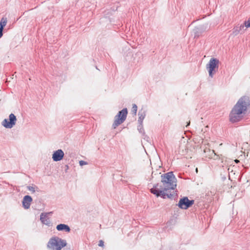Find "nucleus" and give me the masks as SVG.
I'll list each match as a JSON object with an SVG mask.
<instances>
[{"mask_svg":"<svg viewBox=\"0 0 250 250\" xmlns=\"http://www.w3.org/2000/svg\"><path fill=\"white\" fill-rule=\"evenodd\" d=\"M245 26L247 28L250 27V18H249L248 21L245 22Z\"/></svg>","mask_w":250,"mask_h":250,"instance_id":"a211bd4d","label":"nucleus"},{"mask_svg":"<svg viewBox=\"0 0 250 250\" xmlns=\"http://www.w3.org/2000/svg\"><path fill=\"white\" fill-rule=\"evenodd\" d=\"M67 243L65 240L62 239L59 237H51L47 243V247L51 250H61L65 247Z\"/></svg>","mask_w":250,"mask_h":250,"instance_id":"7ed1b4c3","label":"nucleus"},{"mask_svg":"<svg viewBox=\"0 0 250 250\" xmlns=\"http://www.w3.org/2000/svg\"><path fill=\"white\" fill-rule=\"evenodd\" d=\"M250 106L249 97L244 96L241 97L231 109L229 115V121L232 123L241 121L246 114Z\"/></svg>","mask_w":250,"mask_h":250,"instance_id":"f03ea898","label":"nucleus"},{"mask_svg":"<svg viewBox=\"0 0 250 250\" xmlns=\"http://www.w3.org/2000/svg\"><path fill=\"white\" fill-rule=\"evenodd\" d=\"M193 200H189L187 197H184L180 199L178 206L181 209H186L192 206L194 204Z\"/></svg>","mask_w":250,"mask_h":250,"instance_id":"0eeeda50","label":"nucleus"},{"mask_svg":"<svg viewBox=\"0 0 250 250\" xmlns=\"http://www.w3.org/2000/svg\"><path fill=\"white\" fill-rule=\"evenodd\" d=\"M137 111V106L136 105V104H133L132 109H131V112H132V113L134 115H136Z\"/></svg>","mask_w":250,"mask_h":250,"instance_id":"dca6fc26","label":"nucleus"},{"mask_svg":"<svg viewBox=\"0 0 250 250\" xmlns=\"http://www.w3.org/2000/svg\"><path fill=\"white\" fill-rule=\"evenodd\" d=\"M56 229L58 231H64L66 232H69L70 231V227L66 224H60L57 226Z\"/></svg>","mask_w":250,"mask_h":250,"instance_id":"f8f14e48","label":"nucleus"},{"mask_svg":"<svg viewBox=\"0 0 250 250\" xmlns=\"http://www.w3.org/2000/svg\"><path fill=\"white\" fill-rule=\"evenodd\" d=\"M32 200V198L29 195L24 196L22 201V206L24 208L28 209L30 207Z\"/></svg>","mask_w":250,"mask_h":250,"instance_id":"9d476101","label":"nucleus"},{"mask_svg":"<svg viewBox=\"0 0 250 250\" xmlns=\"http://www.w3.org/2000/svg\"><path fill=\"white\" fill-rule=\"evenodd\" d=\"M64 154L62 150L60 149L54 151L52 154V159L54 162H58L62 160Z\"/></svg>","mask_w":250,"mask_h":250,"instance_id":"1a4fd4ad","label":"nucleus"},{"mask_svg":"<svg viewBox=\"0 0 250 250\" xmlns=\"http://www.w3.org/2000/svg\"><path fill=\"white\" fill-rule=\"evenodd\" d=\"M208 28V26L201 25L195 27L192 30V34L194 38H198L205 32Z\"/></svg>","mask_w":250,"mask_h":250,"instance_id":"6e6552de","label":"nucleus"},{"mask_svg":"<svg viewBox=\"0 0 250 250\" xmlns=\"http://www.w3.org/2000/svg\"><path fill=\"white\" fill-rule=\"evenodd\" d=\"M7 23L6 18H2L0 21V28L4 29V27Z\"/></svg>","mask_w":250,"mask_h":250,"instance_id":"2eb2a0df","label":"nucleus"},{"mask_svg":"<svg viewBox=\"0 0 250 250\" xmlns=\"http://www.w3.org/2000/svg\"><path fill=\"white\" fill-rule=\"evenodd\" d=\"M244 27V25H241L240 26H236L232 30V34L234 36L237 35L241 31L242 29Z\"/></svg>","mask_w":250,"mask_h":250,"instance_id":"4468645a","label":"nucleus"},{"mask_svg":"<svg viewBox=\"0 0 250 250\" xmlns=\"http://www.w3.org/2000/svg\"><path fill=\"white\" fill-rule=\"evenodd\" d=\"M17 117L13 113L9 116V119H5L1 123V125L6 128H12L16 123Z\"/></svg>","mask_w":250,"mask_h":250,"instance_id":"423d86ee","label":"nucleus"},{"mask_svg":"<svg viewBox=\"0 0 250 250\" xmlns=\"http://www.w3.org/2000/svg\"><path fill=\"white\" fill-rule=\"evenodd\" d=\"M79 164H80V165L81 166H83V165H85L87 164V162L84 161H83V160H81L79 162Z\"/></svg>","mask_w":250,"mask_h":250,"instance_id":"aec40b11","label":"nucleus"},{"mask_svg":"<svg viewBox=\"0 0 250 250\" xmlns=\"http://www.w3.org/2000/svg\"><path fill=\"white\" fill-rule=\"evenodd\" d=\"M219 61L214 58H211L208 63L207 65V69L208 70L209 77L212 78L213 75L216 73L219 67Z\"/></svg>","mask_w":250,"mask_h":250,"instance_id":"39448f33","label":"nucleus"},{"mask_svg":"<svg viewBox=\"0 0 250 250\" xmlns=\"http://www.w3.org/2000/svg\"><path fill=\"white\" fill-rule=\"evenodd\" d=\"M51 212L48 213H42L40 215V220L42 223L44 225H46L48 226H50V221L49 219L47 217V215L48 214L51 213Z\"/></svg>","mask_w":250,"mask_h":250,"instance_id":"9b49d317","label":"nucleus"},{"mask_svg":"<svg viewBox=\"0 0 250 250\" xmlns=\"http://www.w3.org/2000/svg\"><path fill=\"white\" fill-rule=\"evenodd\" d=\"M146 111L145 110H141L138 112V123L139 124H143L144 119L146 116Z\"/></svg>","mask_w":250,"mask_h":250,"instance_id":"ddd939ff","label":"nucleus"},{"mask_svg":"<svg viewBox=\"0 0 250 250\" xmlns=\"http://www.w3.org/2000/svg\"><path fill=\"white\" fill-rule=\"evenodd\" d=\"M3 29L0 28V38L2 37L3 35Z\"/></svg>","mask_w":250,"mask_h":250,"instance_id":"4be33fe9","label":"nucleus"},{"mask_svg":"<svg viewBox=\"0 0 250 250\" xmlns=\"http://www.w3.org/2000/svg\"><path fill=\"white\" fill-rule=\"evenodd\" d=\"M137 129L140 133H144V129L143 128V124H139L138 125Z\"/></svg>","mask_w":250,"mask_h":250,"instance_id":"f3484780","label":"nucleus"},{"mask_svg":"<svg viewBox=\"0 0 250 250\" xmlns=\"http://www.w3.org/2000/svg\"><path fill=\"white\" fill-rule=\"evenodd\" d=\"M27 189L31 191L32 193H34L35 192V187L32 186H27Z\"/></svg>","mask_w":250,"mask_h":250,"instance_id":"6ab92c4d","label":"nucleus"},{"mask_svg":"<svg viewBox=\"0 0 250 250\" xmlns=\"http://www.w3.org/2000/svg\"><path fill=\"white\" fill-rule=\"evenodd\" d=\"M98 245L99 247H103L104 246V242L103 240H100Z\"/></svg>","mask_w":250,"mask_h":250,"instance_id":"412c9836","label":"nucleus"},{"mask_svg":"<svg viewBox=\"0 0 250 250\" xmlns=\"http://www.w3.org/2000/svg\"><path fill=\"white\" fill-rule=\"evenodd\" d=\"M68 169H69L68 166V165H65L64 166V171H65V172H67Z\"/></svg>","mask_w":250,"mask_h":250,"instance_id":"5701e85b","label":"nucleus"},{"mask_svg":"<svg viewBox=\"0 0 250 250\" xmlns=\"http://www.w3.org/2000/svg\"><path fill=\"white\" fill-rule=\"evenodd\" d=\"M177 179L173 172H168L161 175V183H158L153 186L150 189L151 193L155 195L157 197H161L163 199H173L176 198L177 194L176 191L170 190H174L177 186Z\"/></svg>","mask_w":250,"mask_h":250,"instance_id":"f257e3e1","label":"nucleus"},{"mask_svg":"<svg viewBox=\"0 0 250 250\" xmlns=\"http://www.w3.org/2000/svg\"><path fill=\"white\" fill-rule=\"evenodd\" d=\"M128 113L126 108H123L119 111L115 116V120L112 125V127L115 129L120 125L122 124L125 120Z\"/></svg>","mask_w":250,"mask_h":250,"instance_id":"20e7f679","label":"nucleus"}]
</instances>
